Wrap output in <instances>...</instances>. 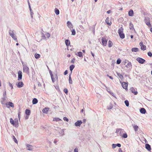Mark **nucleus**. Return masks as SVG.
<instances>
[{
    "mask_svg": "<svg viewBox=\"0 0 152 152\" xmlns=\"http://www.w3.org/2000/svg\"><path fill=\"white\" fill-rule=\"evenodd\" d=\"M123 28L122 27H121L118 30V33L121 39H123L125 37V35L123 33Z\"/></svg>",
    "mask_w": 152,
    "mask_h": 152,
    "instance_id": "nucleus-1",
    "label": "nucleus"
},
{
    "mask_svg": "<svg viewBox=\"0 0 152 152\" xmlns=\"http://www.w3.org/2000/svg\"><path fill=\"white\" fill-rule=\"evenodd\" d=\"M9 35L14 40L17 41V38L15 35L14 33V30H12L10 28L9 31Z\"/></svg>",
    "mask_w": 152,
    "mask_h": 152,
    "instance_id": "nucleus-2",
    "label": "nucleus"
},
{
    "mask_svg": "<svg viewBox=\"0 0 152 152\" xmlns=\"http://www.w3.org/2000/svg\"><path fill=\"white\" fill-rule=\"evenodd\" d=\"M10 122L11 124L16 127H17L18 126V120H16L14 121L12 118L10 119Z\"/></svg>",
    "mask_w": 152,
    "mask_h": 152,
    "instance_id": "nucleus-3",
    "label": "nucleus"
},
{
    "mask_svg": "<svg viewBox=\"0 0 152 152\" xmlns=\"http://www.w3.org/2000/svg\"><path fill=\"white\" fill-rule=\"evenodd\" d=\"M144 21L146 24L149 27H151V25L150 23V18L148 17H144Z\"/></svg>",
    "mask_w": 152,
    "mask_h": 152,
    "instance_id": "nucleus-4",
    "label": "nucleus"
},
{
    "mask_svg": "<svg viewBox=\"0 0 152 152\" xmlns=\"http://www.w3.org/2000/svg\"><path fill=\"white\" fill-rule=\"evenodd\" d=\"M52 81L53 83L56 81L57 82L58 81V77L56 74H54L51 77Z\"/></svg>",
    "mask_w": 152,
    "mask_h": 152,
    "instance_id": "nucleus-5",
    "label": "nucleus"
},
{
    "mask_svg": "<svg viewBox=\"0 0 152 152\" xmlns=\"http://www.w3.org/2000/svg\"><path fill=\"white\" fill-rule=\"evenodd\" d=\"M23 72L27 74H28L29 73V68L26 65H23Z\"/></svg>",
    "mask_w": 152,
    "mask_h": 152,
    "instance_id": "nucleus-6",
    "label": "nucleus"
},
{
    "mask_svg": "<svg viewBox=\"0 0 152 152\" xmlns=\"http://www.w3.org/2000/svg\"><path fill=\"white\" fill-rule=\"evenodd\" d=\"M136 60L139 63L141 64H143L145 62V60L141 58H137Z\"/></svg>",
    "mask_w": 152,
    "mask_h": 152,
    "instance_id": "nucleus-7",
    "label": "nucleus"
},
{
    "mask_svg": "<svg viewBox=\"0 0 152 152\" xmlns=\"http://www.w3.org/2000/svg\"><path fill=\"white\" fill-rule=\"evenodd\" d=\"M101 40L102 45L104 46H106L107 43V40L106 39V38L102 37Z\"/></svg>",
    "mask_w": 152,
    "mask_h": 152,
    "instance_id": "nucleus-8",
    "label": "nucleus"
},
{
    "mask_svg": "<svg viewBox=\"0 0 152 152\" xmlns=\"http://www.w3.org/2000/svg\"><path fill=\"white\" fill-rule=\"evenodd\" d=\"M18 81L22 79V73L21 71H19L18 72Z\"/></svg>",
    "mask_w": 152,
    "mask_h": 152,
    "instance_id": "nucleus-9",
    "label": "nucleus"
},
{
    "mask_svg": "<svg viewBox=\"0 0 152 152\" xmlns=\"http://www.w3.org/2000/svg\"><path fill=\"white\" fill-rule=\"evenodd\" d=\"M128 82L126 83L125 82H123L122 83V86L123 88L125 89L126 90H128L127 86H128Z\"/></svg>",
    "mask_w": 152,
    "mask_h": 152,
    "instance_id": "nucleus-10",
    "label": "nucleus"
},
{
    "mask_svg": "<svg viewBox=\"0 0 152 152\" xmlns=\"http://www.w3.org/2000/svg\"><path fill=\"white\" fill-rule=\"evenodd\" d=\"M16 85L18 88H21L23 86L24 83L22 81H19L16 84Z\"/></svg>",
    "mask_w": 152,
    "mask_h": 152,
    "instance_id": "nucleus-11",
    "label": "nucleus"
},
{
    "mask_svg": "<svg viewBox=\"0 0 152 152\" xmlns=\"http://www.w3.org/2000/svg\"><path fill=\"white\" fill-rule=\"evenodd\" d=\"M130 90L132 93H133L134 95H136L138 94V92L136 91L137 89H134L133 87H132L130 88Z\"/></svg>",
    "mask_w": 152,
    "mask_h": 152,
    "instance_id": "nucleus-12",
    "label": "nucleus"
},
{
    "mask_svg": "<svg viewBox=\"0 0 152 152\" xmlns=\"http://www.w3.org/2000/svg\"><path fill=\"white\" fill-rule=\"evenodd\" d=\"M82 123V122L81 120H78L75 123V125L76 126H80Z\"/></svg>",
    "mask_w": 152,
    "mask_h": 152,
    "instance_id": "nucleus-13",
    "label": "nucleus"
},
{
    "mask_svg": "<svg viewBox=\"0 0 152 152\" xmlns=\"http://www.w3.org/2000/svg\"><path fill=\"white\" fill-rule=\"evenodd\" d=\"M129 28L130 30H134V31H135V30L134 28V25L131 22H130L129 23Z\"/></svg>",
    "mask_w": 152,
    "mask_h": 152,
    "instance_id": "nucleus-14",
    "label": "nucleus"
},
{
    "mask_svg": "<svg viewBox=\"0 0 152 152\" xmlns=\"http://www.w3.org/2000/svg\"><path fill=\"white\" fill-rule=\"evenodd\" d=\"M6 104L8 108H9L10 107H8L7 105H9L10 107H14V104L13 103L11 102H8V103L7 104V103H6Z\"/></svg>",
    "mask_w": 152,
    "mask_h": 152,
    "instance_id": "nucleus-15",
    "label": "nucleus"
},
{
    "mask_svg": "<svg viewBox=\"0 0 152 152\" xmlns=\"http://www.w3.org/2000/svg\"><path fill=\"white\" fill-rule=\"evenodd\" d=\"M7 97H3L1 99V102L2 104H4L6 102V100H7Z\"/></svg>",
    "mask_w": 152,
    "mask_h": 152,
    "instance_id": "nucleus-16",
    "label": "nucleus"
},
{
    "mask_svg": "<svg viewBox=\"0 0 152 152\" xmlns=\"http://www.w3.org/2000/svg\"><path fill=\"white\" fill-rule=\"evenodd\" d=\"M65 43L67 47V49L68 50H69L68 47L70 45V42L69 40L68 39H66L65 40Z\"/></svg>",
    "mask_w": 152,
    "mask_h": 152,
    "instance_id": "nucleus-17",
    "label": "nucleus"
},
{
    "mask_svg": "<svg viewBox=\"0 0 152 152\" xmlns=\"http://www.w3.org/2000/svg\"><path fill=\"white\" fill-rule=\"evenodd\" d=\"M140 111L141 113L143 114H145L146 112V110L143 107L140 109Z\"/></svg>",
    "mask_w": 152,
    "mask_h": 152,
    "instance_id": "nucleus-18",
    "label": "nucleus"
},
{
    "mask_svg": "<svg viewBox=\"0 0 152 152\" xmlns=\"http://www.w3.org/2000/svg\"><path fill=\"white\" fill-rule=\"evenodd\" d=\"M67 25L68 27L70 29L72 28V25L69 21H68L67 22Z\"/></svg>",
    "mask_w": 152,
    "mask_h": 152,
    "instance_id": "nucleus-19",
    "label": "nucleus"
},
{
    "mask_svg": "<svg viewBox=\"0 0 152 152\" xmlns=\"http://www.w3.org/2000/svg\"><path fill=\"white\" fill-rule=\"evenodd\" d=\"M145 147L146 149H147L148 151H150L151 150V145H150L148 144L147 143L145 144Z\"/></svg>",
    "mask_w": 152,
    "mask_h": 152,
    "instance_id": "nucleus-20",
    "label": "nucleus"
},
{
    "mask_svg": "<svg viewBox=\"0 0 152 152\" xmlns=\"http://www.w3.org/2000/svg\"><path fill=\"white\" fill-rule=\"evenodd\" d=\"M109 17H107L105 20V22L107 25L109 26H110L111 24V22L110 21V22H109Z\"/></svg>",
    "mask_w": 152,
    "mask_h": 152,
    "instance_id": "nucleus-21",
    "label": "nucleus"
},
{
    "mask_svg": "<svg viewBox=\"0 0 152 152\" xmlns=\"http://www.w3.org/2000/svg\"><path fill=\"white\" fill-rule=\"evenodd\" d=\"M134 12L133 10H131L129 11L128 15L129 16H132L134 15Z\"/></svg>",
    "mask_w": 152,
    "mask_h": 152,
    "instance_id": "nucleus-22",
    "label": "nucleus"
},
{
    "mask_svg": "<svg viewBox=\"0 0 152 152\" xmlns=\"http://www.w3.org/2000/svg\"><path fill=\"white\" fill-rule=\"evenodd\" d=\"M31 113V111L30 110L26 109L25 110V114L27 116H29Z\"/></svg>",
    "mask_w": 152,
    "mask_h": 152,
    "instance_id": "nucleus-23",
    "label": "nucleus"
},
{
    "mask_svg": "<svg viewBox=\"0 0 152 152\" xmlns=\"http://www.w3.org/2000/svg\"><path fill=\"white\" fill-rule=\"evenodd\" d=\"M75 67V66L73 64H72L69 66V69L71 71V72L70 73H71V74H72V70Z\"/></svg>",
    "mask_w": 152,
    "mask_h": 152,
    "instance_id": "nucleus-24",
    "label": "nucleus"
},
{
    "mask_svg": "<svg viewBox=\"0 0 152 152\" xmlns=\"http://www.w3.org/2000/svg\"><path fill=\"white\" fill-rule=\"evenodd\" d=\"M49 110V108H48L45 107L43 109L42 112L44 113L47 114L48 113Z\"/></svg>",
    "mask_w": 152,
    "mask_h": 152,
    "instance_id": "nucleus-25",
    "label": "nucleus"
},
{
    "mask_svg": "<svg viewBox=\"0 0 152 152\" xmlns=\"http://www.w3.org/2000/svg\"><path fill=\"white\" fill-rule=\"evenodd\" d=\"M38 100L36 98H34L32 100V104H36L38 103Z\"/></svg>",
    "mask_w": 152,
    "mask_h": 152,
    "instance_id": "nucleus-26",
    "label": "nucleus"
},
{
    "mask_svg": "<svg viewBox=\"0 0 152 152\" xmlns=\"http://www.w3.org/2000/svg\"><path fill=\"white\" fill-rule=\"evenodd\" d=\"M26 146L27 150L29 151H31L32 150V146L31 145L27 144L26 145Z\"/></svg>",
    "mask_w": 152,
    "mask_h": 152,
    "instance_id": "nucleus-27",
    "label": "nucleus"
},
{
    "mask_svg": "<svg viewBox=\"0 0 152 152\" xmlns=\"http://www.w3.org/2000/svg\"><path fill=\"white\" fill-rule=\"evenodd\" d=\"M71 73H70L69 74V83L70 84H72V82L71 77Z\"/></svg>",
    "mask_w": 152,
    "mask_h": 152,
    "instance_id": "nucleus-28",
    "label": "nucleus"
},
{
    "mask_svg": "<svg viewBox=\"0 0 152 152\" xmlns=\"http://www.w3.org/2000/svg\"><path fill=\"white\" fill-rule=\"evenodd\" d=\"M132 125L134 128V131L135 132H137L139 128L138 126L137 125L135 124Z\"/></svg>",
    "mask_w": 152,
    "mask_h": 152,
    "instance_id": "nucleus-29",
    "label": "nucleus"
},
{
    "mask_svg": "<svg viewBox=\"0 0 152 152\" xmlns=\"http://www.w3.org/2000/svg\"><path fill=\"white\" fill-rule=\"evenodd\" d=\"M132 51L134 52H137L139 51V49L137 48H132Z\"/></svg>",
    "mask_w": 152,
    "mask_h": 152,
    "instance_id": "nucleus-30",
    "label": "nucleus"
},
{
    "mask_svg": "<svg viewBox=\"0 0 152 152\" xmlns=\"http://www.w3.org/2000/svg\"><path fill=\"white\" fill-rule=\"evenodd\" d=\"M113 43L110 40H109L108 42V45L109 48L113 46Z\"/></svg>",
    "mask_w": 152,
    "mask_h": 152,
    "instance_id": "nucleus-31",
    "label": "nucleus"
},
{
    "mask_svg": "<svg viewBox=\"0 0 152 152\" xmlns=\"http://www.w3.org/2000/svg\"><path fill=\"white\" fill-rule=\"evenodd\" d=\"M122 130H123L122 129H116V133H118L120 132V134L121 135V132Z\"/></svg>",
    "mask_w": 152,
    "mask_h": 152,
    "instance_id": "nucleus-32",
    "label": "nucleus"
},
{
    "mask_svg": "<svg viewBox=\"0 0 152 152\" xmlns=\"http://www.w3.org/2000/svg\"><path fill=\"white\" fill-rule=\"evenodd\" d=\"M61 120L58 118H53V121L58 122L60 121H61Z\"/></svg>",
    "mask_w": 152,
    "mask_h": 152,
    "instance_id": "nucleus-33",
    "label": "nucleus"
},
{
    "mask_svg": "<svg viewBox=\"0 0 152 152\" xmlns=\"http://www.w3.org/2000/svg\"><path fill=\"white\" fill-rule=\"evenodd\" d=\"M117 74L121 79L122 80L123 78V76L122 75L118 72H117Z\"/></svg>",
    "mask_w": 152,
    "mask_h": 152,
    "instance_id": "nucleus-34",
    "label": "nucleus"
},
{
    "mask_svg": "<svg viewBox=\"0 0 152 152\" xmlns=\"http://www.w3.org/2000/svg\"><path fill=\"white\" fill-rule=\"evenodd\" d=\"M55 12L56 15H58L59 14V10L57 8H55Z\"/></svg>",
    "mask_w": 152,
    "mask_h": 152,
    "instance_id": "nucleus-35",
    "label": "nucleus"
},
{
    "mask_svg": "<svg viewBox=\"0 0 152 152\" xmlns=\"http://www.w3.org/2000/svg\"><path fill=\"white\" fill-rule=\"evenodd\" d=\"M77 55L80 57H83V53L81 52H78L77 53Z\"/></svg>",
    "mask_w": 152,
    "mask_h": 152,
    "instance_id": "nucleus-36",
    "label": "nucleus"
},
{
    "mask_svg": "<svg viewBox=\"0 0 152 152\" xmlns=\"http://www.w3.org/2000/svg\"><path fill=\"white\" fill-rule=\"evenodd\" d=\"M34 57L38 59L40 58V54L36 53L35 54Z\"/></svg>",
    "mask_w": 152,
    "mask_h": 152,
    "instance_id": "nucleus-37",
    "label": "nucleus"
},
{
    "mask_svg": "<svg viewBox=\"0 0 152 152\" xmlns=\"http://www.w3.org/2000/svg\"><path fill=\"white\" fill-rule=\"evenodd\" d=\"M110 105L109 106H107V109L108 110H110L112 109L113 107V105L111 104V103H110Z\"/></svg>",
    "mask_w": 152,
    "mask_h": 152,
    "instance_id": "nucleus-38",
    "label": "nucleus"
},
{
    "mask_svg": "<svg viewBox=\"0 0 152 152\" xmlns=\"http://www.w3.org/2000/svg\"><path fill=\"white\" fill-rule=\"evenodd\" d=\"M124 103L127 107H128L129 105V102L128 100H126L124 101Z\"/></svg>",
    "mask_w": 152,
    "mask_h": 152,
    "instance_id": "nucleus-39",
    "label": "nucleus"
},
{
    "mask_svg": "<svg viewBox=\"0 0 152 152\" xmlns=\"http://www.w3.org/2000/svg\"><path fill=\"white\" fill-rule=\"evenodd\" d=\"M12 138L13 140L16 143H18V141L14 135H12Z\"/></svg>",
    "mask_w": 152,
    "mask_h": 152,
    "instance_id": "nucleus-40",
    "label": "nucleus"
},
{
    "mask_svg": "<svg viewBox=\"0 0 152 152\" xmlns=\"http://www.w3.org/2000/svg\"><path fill=\"white\" fill-rule=\"evenodd\" d=\"M71 30L72 32V35H75L76 34V31L75 29H73L72 30L71 29Z\"/></svg>",
    "mask_w": 152,
    "mask_h": 152,
    "instance_id": "nucleus-41",
    "label": "nucleus"
},
{
    "mask_svg": "<svg viewBox=\"0 0 152 152\" xmlns=\"http://www.w3.org/2000/svg\"><path fill=\"white\" fill-rule=\"evenodd\" d=\"M141 49L143 50H145L146 49V46L145 45H143L142 46H141Z\"/></svg>",
    "mask_w": 152,
    "mask_h": 152,
    "instance_id": "nucleus-42",
    "label": "nucleus"
},
{
    "mask_svg": "<svg viewBox=\"0 0 152 152\" xmlns=\"http://www.w3.org/2000/svg\"><path fill=\"white\" fill-rule=\"evenodd\" d=\"M132 66V64L130 62H129L127 64V65L126 66L127 67H131Z\"/></svg>",
    "mask_w": 152,
    "mask_h": 152,
    "instance_id": "nucleus-43",
    "label": "nucleus"
},
{
    "mask_svg": "<svg viewBox=\"0 0 152 152\" xmlns=\"http://www.w3.org/2000/svg\"><path fill=\"white\" fill-rule=\"evenodd\" d=\"M121 62V60L120 58H118L116 61V64H120Z\"/></svg>",
    "mask_w": 152,
    "mask_h": 152,
    "instance_id": "nucleus-44",
    "label": "nucleus"
},
{
    "mask_svg": "<svg viewBox=\"0 0 152 152\" xmlns=\"http://www.w3.org/2000/svg\"><path fill=\"white\" fill-rule=\"evenodd\" d=\"M64 92L66 94V95H67L68 94V91L67 89L65 88L64 89Z\"/></svg>",
    "mask_w": 152,
    "mask_h": 152,
    "instance_id": "nucleus-45",
    "label": "nucleus"
},
{
    "mask_svg": "<svg viewBox=\"0 0 152 152\" xmlns=\"http://www.w3.org/2000/svg\"><path fill=\"white\" fill-rule=\"evenodd\" d=\"M122 137L124 138H126L127 137V135L126 133H125L123 134Z\"/></svg>",
    "mask_w": 152,
    "mask_h": 152,
    "instance_id": "nucleus-46",
    "label": "nucleus"
},
{
    "mask_svg": "<svg viewBox=\"0 0 152 152\" xmlns=\"http://www.w3.org/2000/svg\"><path fill=\"white\" fill-rule=\"evenodd\" d=\"M47 67H48V69H49V71L50 74V76L51 77L52 76H53V74L51 71L49 69V67L48 66H47Z\"/></svg>",
    "mask_w": 152,
    "mask_h": 152,
    "instance_id": "nucleus-47",
    "label": "nucleus"
},
{
    "mask_svg": "<svg viewBox=\"0 0 152 152\" xmlns=\"http://www.w3.org/2000/svg\"><path fill=\"white\" fill-rule=\"evenodd\" d=\"M148 55V56H149L150 57H152V53L151 52H149L147 53Z\"/></svg>",
    "mask_w": 152,
    "mask_h": 152,
    "instance_id": "nucleus-48",
    "label": "nucleus"
},
{
    "mask_svg": "<svg viewBox=\"0 0 152 152\" xmlns=\"http://www.w3.org/2000/svg\"><path fill=\"white\" fill-rule=\"evenodd\" d=\"M107 91L109 92L110 94L112 96H113L114 97H115V95H114V94H113V93L112 92H111V91H108V90H107Z\"/></svg>",
    "mask_w": 152,
    "mask_h": 152,
    "instance_id": "nucleus-49",
    "label": "nucleus"
},
{
    "mask_svg": "<svg viewBox=\"0 0 152 152\" xmlns=\"http://www.w3.org/2000/svg\"><path fill=\"white\" fill-rule=\"evenodd\" d=\"M6 95H7L6 91L5 90L4 91V93L3 94V96L4 97H7L6 96Z\"/></svg>",
    "mask_w": 152,
    "mask_h": 152,
    "instance_id": "nucleus-50",
    "label": "nucleus"
},
{
    "mask_svg": "<svg viewBox=\"0 0 152 152\" xmlns=\"http://www.w3.org/2000/svg\"><path fill=\"white\" fill-rule=\"evenodd\" d=\"M63 120L65 121H66L67 122H68L69 121L68 118L66 117H64L63 118Z\"/></svg>",
    "mask_w": 152,
    "mask_h": 152,
    "instance_id": "nucleus-51",
    "label": "nucleus"
},
{
    "mask_svg": "<svg viewBox=\"0 0 152 152\" xmlns=\"http://www.w3.org/2000/svg\"><path fill=\"white\" fill-rule=\"evenodd\" d=\"M45 35H46V36L48 38L50 36V34L49 33H48L46 34H45Z\"/></svg>",
    "mask_w": 152,
    "mask_h": 152,
    "instance_id": "nucleus-52",
    "label": "nucleus"
},
{
    "mask_svg": "<svg viewBox=\"0 0 152 152\" xmlns=\"http://www.w3.org/2000/svg\"><path fill=\"white\" fill-rule=\"evenodd\" d=\"M112 147L113 148H115L116 147V144H113L112 145Z\"/></svg>",
    "mask_w": 152,
    "mask_h": 152,
    "instance_id": "nucleus-53",
    "label": "nucleus"
},
{
    "mask_svg": "<svg viewBox=\"0 0 152 152\" xmlns=\"http://www.w3.org/2000/svg\"><path fill=\"white\" fill-rule=\"evenodd\" d=\"M75 60V58H73L71 60V63L73 64L74 63Z\"/></svg>",
    "mask_w": 152,
    "mask_h": 152,
    "instance_id": "nucleus-54",
    "label": "nucleus"
},
{
    "mask_svg": "<svg viewBox=\"0 0 152 152\" xmlns=\"http://www.w3.org/2000/svg\"><path fill=\"white\" fill-rule=\"evenodd\" d=\"M9 86L11 87V89H12L13 88V86L12 84H11L10 82H9Z\"/></svg>",
    "mask_w": 152,
    "mask_h": 152,
    "instance_id": "nucleus-55",
    "label": "nucleus"
},
{
    "mask_svg": "<svg viewBox=\"0 0 152 152\" xmlns=\"http://www.w3.org/2000/svg\"><path fill=\"white\" fill-rule=\"evenodd\" d=\"M30 15L31 16V17L32 19L33 18V15L34 13L32 11L30 12Z\"/></svg>",
    "mask_w": 152,
    "mask_h": 152,
    "instance_id": "nucleus-56",
    "label": "nucleus"
},
{
    "mask_svg": "<svg viewBox=\"0 0 152 152\" xmlns=\"http://www.w3.org/2000/svg\"><path fill=\"white\" fill-rule=\"evenodd\" d=\"M68 71L67 70H66L64 72V75H66L68 74Z\"/></svg>",
    "mask_w": 152,
    "mask_h": 152,
    "instance_id": "nucleus-57",
    "label": "nucleus"
},
{
    "mask_svg": "<svg viewBox=\"0 0 152 152\" xmlns=\"http://www.w3.org/2000/svg\"><path fill=\"white\" fill-rule=\"evenodd\" d=\"M116 146H118V147H120L121 146V145L120 143H117L116 144Z\"/></svg>",
    "mask_w": 152,
    "mask_h": 152,
    "instance_id": "nucleus-58",
    "label": "nucleus"
},
{
    "mask_svg": "<svg viewBox=\"0 0 152 152\" xmlns=\"http://www.w3.org/2000/svg\"><path fill=\"white\" fill-rule=\"evenodd\" d=\"M107 76L110 79L113 80V77L110 76H109L108 75H107Z\"/></svg>",
    "mask_w": 152,
    "mask_h": 152,
    "instance_id": "nucleus-59",
    "label": "nucleus"
},
{
    "mask_svg": "<svg viewBox=\"0 0 152 152\" xmlns=\"http://www.w3.org/2000/svg\"><path fill=\"white\" fill-rule=\"evenodd\" d=\"M139 45L141 47V46H142L144 45L143 44V43L142 42H140V43H139Z\"/></svg>",
    "mask_w": 152,
    "mask_h": 152,
    "instance_id": "nucleus-60",
    "label": "nucleus"
},
{
    "mask_svg": "<svg viewBox=\"0 0 152 152\" xmlns=\"http://www.w3.org/2000/svg\"><path fill=\"white\" fill-rule=\"evenodd\" d=\"M20 112H18V117L19 118V119L20 120Z\"/></svg>",
    "mask_w": 152,
    "mask_h": 152,
    "instance_id": "nucleus-61",
    "label": "nucleus"
},
{
    "mask_svg": "<svg viewBox=\"0 0 152 152\" xmlns=\"http://www.w3.org/2000/svg\"><path fill=\"white\" fill-rule=\"evenodd\" d=\"M75 152H78V148H76L74 150Z\"/></svg>",
    "mask_w": 152,
    "mask_h": 152,
    "instance_id": "nucleus-62",
    "label": "nucleus"
},
{
    "mask_svg": "<svg viewBox=\"0 0 152 152\" xmlns=\"http://www.w3.org/2000/svg\"><path fill=\"white\" fill-rule=\"evenodd\" d=\"M42 37L43 39H46V36H45L44 35V34H43V35L42 36Z\"/></svg>",
    "mask_w": 152,
    "mask_h": 152,
    "instance_id": "nucleus-63",
    "label": "nucleus"
},
{
    "mask_svg": "<svg viewBox=\"0 0 152 152\" xmlns=\"http://www.w3.org/2000/svg\"><path fill=\"white\" fill-rule=\"evenodd\" d=\"M28 7H29V9L30 12L32 11V10H31L30 5H29V6H28Z\"/></svg>",
    "mask_w": 152,
    "mask_h": 152,
    "instance_id": "nucleus-64",
    "label": "nucleus"
}]
</instances>
